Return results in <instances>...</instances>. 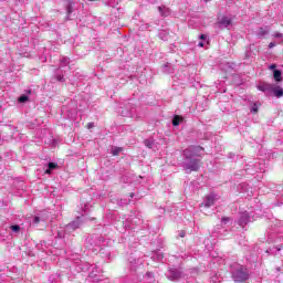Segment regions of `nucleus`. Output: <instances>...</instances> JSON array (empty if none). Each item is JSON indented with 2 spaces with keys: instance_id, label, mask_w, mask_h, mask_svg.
<instances>
[{
  "instance_id": "f257e3e1",
  "label": "nucleus",
  "mask_w": 283,
  "mask_h": 283,
  "mask_svg": "<svg viewBox=\"0 0 283 283\" xmlns=\"http://www.w3.org/2000/svg\"><path fill=\"white\" fill-rule=\"evenodd\" d=\"M200 147H190L184 150V156L186 157L182 167L186 174H191V171H198L200 169V159L196 157V151H200Z\"/></svg>"
},
{
  "instance_id": "f03ea898",
  "label": "nucleus",
  "mask_w": 283,
  "mask_h": 283,
  "mask_svg": "<svg viewBox=\"0 0 283 283\" xmlns=\"http://www.w3.org/2000/svg\"><path fill=\"white\" fill-rule=\"evenodd\" d=\"M256 88L259 92H264V94H273L276 98H282L283 96L282 86L277 84L261 83Z\"/></svg>"
},
{
  "instance_id": "7ed1b4c3",
  "label": "nucleus",
  "mask_w": 283,
  "mask_h": 283,
  "mask_svg": "<svg viewBox=\"0 0 283 283\" xmlns=\"http://www.w3.org/2000/svg\"><path fill=\"white\" fill-rule=\"evenodd\" d=\"M232 280L235 283L247 282L249 280V270L242 265L238 266L232 271Z\"/></svg>"
},
{
  "instance_id": "20e7f679",
  "label": "nucleus",
  "mask_w": 283,
  "mask_h": 283,
  "mask_svg": "<svg viewBox=\"0 0 283 283\" xmlns=\"http://www.w3.org/2000/svg\"><path fill=\"white\" fill-rule=\"evenodd\" d=\"M166 277H168L171 282H178L182 277V271L178 269H169L166 273Z\"/></svg>"
},
{
  "instance_id": "39448f33",
  "label": "nucleus",
  "mask_w": 283,
  "mask_h": 283,
  "mask_svg": "<svg viewBox=\"0 0 283 283\" xmlns=\"http://www.w3.org/2000/svg\"><path fill=\"white\" fill-rule=\"evenodd\" d=\"M218 200V196L214 193H210L206 196L203 199V202L200 205V207H205L206 209H209V207H213L216 205V201Z\"/></svg>"
},
{
  "instance_id": "423d86ee",
  "label": "nucleus",
  "mask_w": 283,
  "mask_h": 283,
  "mask_svg": "<svg viewBox=\"0 0 283 283\" xmlns=\"http://www.w3.org/2000/svg\"><path fill=\"white\" fill-rule=\"evenodd\" d=\"M232 21L229 17H222L218 22L217 25L220 28V30H224V28H229L231 25Z\"/></svg>"
},
{
  "instance_id": "0eeeda50",
  "label": "nucleus",
  "mask_w": 283,
  "mask_h": 283,
  "mask_svg": "<svg viewBox=\"0 0 283 283\" xmlns=\"http://www.w3.org/2000/svg\"><path fill=\"white\" fill-rule=\"evenodd\" d=\"M158 11L160 17H169L171 14V9H169L167 6H159Z\"/></svg>"
},
{
  "instance_id": "6e6552de",
  "label": "nucleus",
  "mask_w": 283,
  "mask_h": 283,
  "mask_svg": "<svg viewBox=\"0 0 283 283\" xmlns=\"http://www.w3.org/2000/svg\"><path fill=\"white\" fill-rule=\"evenodd\" d=\"M81 227V219L77 218L76 221H73L66 226L67 231H74Z\"/></svg>"
},
{
  "instance_id": "1a4fd4ad",
  "label": "nucleus",
  "mask_w": 283,
  "mask_h": 283,
  "mask_svg": "<svg viewBox=\"0 0 283 283\" xmlns=\"http://www.w3.org/2000/svg\"><path fill=\"white\" fill-rule=\"evenodd\" d=\"M266 34H269V27H264V28H259L258 32H256V35L259 38H262V36H266Z\"/></svg>"
},
{
  "instance_id": "9d476101",
  "label": "nucleus",
  "mask_w": 283,
  "mask_h": 283,
  "mask_svg": "<svg viewBox=\"0 0 283 283\" xmlns=\"http://www.w3.org/2000/svg\"><path fill=\"white\" fill-rule=\"evenodd\" d=\"M273 78L276 83H281L282 81V71L280 70H274L273 71Z\"/></svg>"
},
{
  "instance_id": "9b49d317",
  "label": "nucleus",
  "mask_w": 283,
  "mask_h": 283,
  "mask_svg": "<svg viewBox=\"0 0 283 283\" xmlns=\"http://www.w3.org/2000/svg\"><path fill=\"white\" fill-rule=\"evenodd\" d=\"M248 223H249V214L243 213L240 217L239 224H240V227H244V224H248Z\"/></svg>"
},
{
  "instance_id": "f8f14e48",
  "label": "nucleus",
  "mask_w": 283,
  "mask_h": 283,
  "mask_svg": "<svg viewBox=\"0 0 283 283\" xmlns=\"http://www.w3.org/2000/svg\"><path fill=\"white\" fill-rule=\"evenodd\" d=\"M48 169L45 170V174L50 175L52 174V170L56 169L59 167V164L56 163H49Z\"/></svg>"
},
{
  "instance_id": "ddd939ff",
  "label": "nucleus",
  "mask_w": 283,
  "mask_h": 283,
  "mask_svg": "<svg viewBox=\"0 0 283 283\" xmlns=\"http://www.w3.org/2000/svg\"><path fill=\"white\" fill-rule=\"evenodd\" d=\"M159 39L161 41H169V33L165 30L160 31L159 32Z\"/></svg>"
},
{
  "instance_id": "4468645a",
  "label": "nucleus",
  "mask_w": 283,
  "mask_h": 283,
  "mask_svg": "<svg viewBox=\"0 0 283 283\" xmlns=\"http://www.w3.org/2000/svg\"><path fill=\"white\" fill-rule=\"evenodd\" d=\"M67 65H70V60L69 57H62L60 60V67H67Z\"/></svg>"
},
{
  "instance_id": "2eb2a0df",
  "label": "nucleus",
  "mask_w": 283,
  "mask_h": 283,
  "mask_svg": "<svg viewBox=\"0 0 283 283\" xmlns=\"http://www.w3.org/2000/svg\"><path fill=\"white\" fill-rule=\"evenodd\" d=\"M182 120V117L176 115L172 119V125L174 127H178V125H180V122Z\"/></svg>"
},
{
  "instance_id": "dca6fc26",
  "label": "nucleus",
  "mask_w": 283,
  "mask_h": 283,
  "mask_svg": "<svg viewBox=\"0 0 283 283\" xmlns=\"http://www.w3.org/2000/svg\"><path fill=\"white\" fill-rule=\"evenodd\" d=\"M111 151H112L113 156H118V154H120L123 151V148H120V147H113Z\"/></svg>"
},
{
  "instance_id": "f3484780",
  "label": "nucleus",
  "mask_w": 283,
  "mask_h": 283,
  "mask_svg": "<svg viewBox=\"0 0 283 283\" xmlns=\"http://www.w3.org/2000/svg\"><path fill=\"white\" fill-rule=\"evenodd\" d=\"M144 144L148 147V149H151L154 147V139H146Z\"/></svg>"
},
{
  "instance_id": "a211bd4d",
  "label": "nucleus",
  "mask_w": 283,
  "mask_h": 283,
  "mask_svg": "<svg viewBox=\"0 0 283 283\" xmlns=\"http://www.w3.org/2000/svg\"><path fill=\"white\" fill-rule=\"evenodd\" d=\"M258 109H259L258 104H256V103H253L252 106H251V108H250V112H251L252 114H258Z\"/></svg>"
},
{
  "instance_id": "6ab92c4d",
  "label": "nucleus",
  "mask_w": 283,
  "mask_h": 283,
  "mask_svg": "<svg viewBox=\"0 0 283 283\" xmlns=\"http://www.w3.org/2000/svg\"><path fill=\"white\" fill-rule=\"evenodd\" d=\"M55 78L60 82V83H64L65 82V76L61 75L59 73L55 74Z\"/></svg>"
},
{
  "instance_id": "aec40b11",
  "label": "nucleus",
  "mask_w": 283,
  "mask_h": 283,
  "mask_svg": "<svg viewBox=\"0 0 283 283\" xmlns=\"http://www.w3.org/2000/svg\"><path fill=\"white\" fill-rule=\"evenodd\" d=\"M28 99H29L28 95H21L19 97V103H28Z\"/></svg>"
},
{
  "instance_id": "412c9836",
  "label": "nucleus",
  "mask_w": 283,
  "mask_h": 283,
  "mask_svg": "<svg viewBox=\"0 0 283 283\" xmlns=\"http://www.w3.org/2000/svg\"><path fill=\"white\" fill-rule=\"evenodd\" d=\"M10 229H11V231H13L14 233H19V231H21V227H19V226H11Z\"/></svg>"
},
{
  "instance_id": "4be33fe9",
  "label": "nucleus",
  "mask_w": 283,
  "mask_h": 283,
  "mask_svg": "<svg viewBox=\"0 0 283 283\" xmlns=\"http://www.w3.org/2000/svg\"><path fill=\"white\" fill-rule=\"evenodd\" d=\"M156 255H157L158 262H163V259H164L163 254H160V252H157Z\"/></svg>"
},
{
  "instance_id": "5701e85b",
  "label": "nucleus",
  "mask_w": 283,
  "mask_h": 283,
  "mask_svg": "<svg viewBox=\"0 0 283 283\" xmlns=\"http://www.w3.org/2000/svg\"><path fill=\"white\" fill-rule=\"evenodd\" d=\"M273 36H274L275 39H282L283 34L280 33V32H276V33L273 34Z\"/></svg>"
},
{
  "instance_id": "b1692460",
  "label": "nucleus",
  "mask_w": 283,
  "mask_h": 283,
  "mask_svg": "<svg viewBox=\"0 0 283 283\" xmlns=\"http://www.w3.org/2000/svg\"><path fill=\"white\" fill-rule=\"evenodd\" d=\"M39 222H41V218L34 217L33 224H39Z\"/></svg>"
},
{
  "instance_id": "393cba45",
  "label": "nucleus",
  "mask_w": 283,
  "mask_h": 283,
  "mask_svg": "<svg viewBox=\"0 0 283 283\" xmlns=\"http://www.w3.org/2000/svg\"><path fill=\"white\" fill-rule=\"evenodd\" d=\"M228 221H229V218H227V217H223V218L221 219V222H223V224H227Z\"/></svg>"
},
{
  "instance_id": "a878e982",
  "label": "nucleus",
  "mask_w": 283,
  "mask_h": 283,
  "mask_svg": "<svg viewBox=\"0 0 283 283\" xmlns=\"http://www.w3.org/2000/svg\"><path fill=\"white\" fill-rule=\"evenodd\" d=\"M276 67H277V65L271 64V65L269 66V70H274V71H275Z\"/></svg>"
},
{
  "instance_id": "bb28decb",
  "label": "nucleus",
  "mask_w": 283,
  "mask_h": 283,
  "mask_svg": "<svg viewBox=\"0 0 283 283\" xmlns=\"http://www.w3.org/2000/svg\"><path fill=\"white\" fill-rule=\"evenodd\" d=\"M67 13H69V14H72V6H69V7H67Z\"/></svg>"
},
{
  "instance_id": "cd10ccee",
  "label": "nucleus",
  "mask_w": 283,
  "mask_h": 283,
  "mask_svg": "<svg viewBox=\"0 0 283 283\" xmlns=\"http://www.w3.org/2000/svg\"><path fill=\"white\" fill-rule=\"evenodd\" d=\"M269 48H270V49L275 48V42H271V43L269 44Z\"/></svg>"
},
{
  "instance_id": "c85d7f7f",
  "label": "nucleus",
  "mask_w": 283,
  "mask_h": 283,
  "mask_svg": "<svg viewBox=\"0 0 283 283\" xmlns=\"http://www.w3.org/2000/svg\"><path fill=\"white\" fill-rule=\"evenodd\" d=\"M199 39H201V41H205V39H207V35L201 34V35L199 36Z\"/></svg>"
},
{
  "instance_id": "c756f323",
  "label": "nucleus",
  "mask_w": 283,
  "mask_h": 283,
  "mask_svg": "<svg viewBox=\"0 0 283 283\" xmlns=\"http://www.w3.org/2000/svg\"><path fill=\"white\" fill-rule=\"evenodd\" d=\"M92 127H94V123H88L87 128L92 129Z\"/></svg>"
},
{
  "instance_id": "7c9ffc66",
  "label": "nucleus",
  "mask_w": 283,
  "mask_h": 283,
  "mask_svg": "<svg viewBox=\"0 0 283 283\" xmlns=\"http://www.w3.org/2000/svg\"><path fill=\"white\" fill-rule=\"evenodd\" d=\"M198 46H199V48H205V42H199V43H198Z\"/></svg>"
},
{
  "instance_id": "2f4dec72",
  "label": "nucleus",
  "mask_w": 283,
  "mask_h": 283,
  "mask_svg": "<svg viewBox=\"0 0 283 283\" xmlns=\"http://www.w3.org/2000/svg\"><path fill=\"white\" fill-rule=\"evenodd\" d=\"M147 276H148V277H154V273L148 272V273H147Z\"/></svg>"
},
{
  "instance_id": "473e14b6",
  "label": "nucleus",
  "mask_w": 283,
  "mask_h": 283,
  "mask_svg": "<svg viewBox=\"0 0 283 283\" xmlns=\"http://www.w3.org/2000/svg\"><path fill=\"white\" fill-rule=\"evenodd\" d=\"M179 235L180 238H185V232H181Z\"/></svg>"
},
{
  "instance_id": "72a5a7b5",
  "label": "nucleus",
  "mask_w": 283,
  "mask_h": 283,
  "mask_svg": "<svg viewBox=\"0 0 283 283\" xmlns=\"http://www.w3.org/2000/svg\"><path fill=\"white\" fill-rule=\"evenodd\" d=\"M130 269H132V271H136V268H134V266H132Z\"/></svg>"
},
{
  "instance_id": "f704fd0d",
  "label": "nucleus",
  "mask_w": 283,
  "mask_h": 283,
  "mask_svg": "<svg viewBox=\"0 0 283 283\" xmlns=\"http://www.w3.org/2000/svg\"><path fill=\"white\" fill-rule=\"evenodd\" d=\"M90 277H94V274H93V273H91V274H90Z\"/></svg>"
},
{
  "instance_id": "c9c22d12",
  "label": "nucleus",
  "mask_w": 283,
  "mask_h": 283,
  "mask_svg": "<svg viewBox=\"0 0 283 283\" xmlns=\"http://www.w3.org/2000/svg\"><path fill=\"white\" fill-rule=\"evenodd\" d=\"M277 249V251H282V248H276Z\"/></svg>"
},
{
  "instance_id": "e433bc0d",
  "label": "nucleus",
  "mask_w": 283,
  "mask_h": 283,
  "mask_svg": "<svg viewBox=\"0 0 283 283\" xmlns=\"http://www.w3.org/2000/svg\"><path fill=\"white\" fill-rule=\"evenodd\" d=\"M276 271H281V269H280V268H276Z\"/></svg>"
},
{
  "instance_id": "4c0bfd02",
  "label": "nucleus",
  "mask_w": 283,
  "mask_h": 283,
  "mask_svg": "<svg viewBox=\"0 0 283 283\" xmlns=\"http://www.w3.org/2000/svg\"><path fill=\"white\" fill-rule=\"evenodd\" d=\"M88 1H96V0H88Z\"/></svg>"
}]
</instances>
